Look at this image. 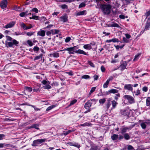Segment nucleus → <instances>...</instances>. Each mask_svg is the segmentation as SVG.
<instances>
[{"mask_svg":"<svg viewBox=\"0 0 150 150\" xmlns=\"http://www.w3.org/2000/svg\"><path fill=\"white\" fill-rule=\"evenodd\" d=\"M76 46H74L73 47H68L67 50L68 53L69 54H74V52L76 53H79L83 54L86 55H88V54L86 53L83 50L79 49L77 50H76L77 49Z\"/></svg>","mask_w":150,"mask_h":150,"instance_id":"1","label":"nucleus"},{"mask_svg":"<svg viewBox=\"0 0 150 150\" xmlns=\"http://www.w3.org/2000/svg\"><path fill=\"white\" fill-rule=\"evenodd\" d=\"M6 40L10 42H6L5 45L6 47H13V45L17 46L19 42L15 39L12 40V38L8 36H6Z\"/></svg>","mask_w":150,"mask_h":150,"instance_id":"2","label":"nucleus"},{"mask_svg":"<svg viewBox=\"0 0 150 150\" xmlns=\"http://www.w3.org/2000/svg\"><path fill=\"white\" fill-rule=\"evenodd\" d=\"M100 7L104 14L108 15L110 13L112 6L108 4H101Z\"/></svg>","mask_w":150,"mask_h":150,"instance_id":"3","label":"nucleus"},{"mask_svg":"<svg viewBox=\"0 0 150 150\" xmlns=\"http://www.w3.org/2000/svg\"><path fill=\"white\" fill-rule=\"evenodd\" d=\"M123 98L127 100L128 102L131 104L134 103L135 102L134 98L130 95H125L124 96Z\"/></svg>","mask_w":150,"mask_h":150,"instance_id":"4","label":"nucleus"},{"mask_svg":"<svg viewBox=\"0 0 150 150\" xmlns=\"http://www.w3.org/2000/svg\"><path fill=\"white\" fill-rule=\"evenodd\" d=\"M95 42H93L89 44H88L84 45L83 47L86 50H89L93 48V47L95 45Z\"/></svg>","mask_w":150,"mask_h":150,"instance_id":"5","label":"nucleus"},{"mask_svg":"<svg viewBox=\"0 0 150 150\" xmlns=\"http://www.w3.org/2000/svg\"><path fill=\"white\" fill-rule=\"evenodd\" d=\"M132 86L133 85L131 84H125L124 88L125 90L132 92L133 90Z\"/></svg>","mask_w":150,"mask_h":150,"instance_id":"6","label":"nucleus"},{"mask_svg":"<svg viewBox=\"0 0 150 150\" xmlns=\"http://www.w3.org/2000/svg\"><path fill=\"white\" fill-rule=\"evenodd\" d=\"M7 0H3L1 2L0 6L2 9L6 8L7 7Z\"/></svg>","mask_w":150,"mask_h":150,"instance_id":"7","label":"nucleus"},{"mask_svg":"<svg viewBox=\"0 0 150 150\" xmlns=\"http://www.w3.org/2000/svg\"><path fill=\"white\" fill-rule=\"evenodd\" d=\"M16 24L15 21H12L5 25V28H8L13 27Z\"/></svg>","mask_w":150,"mask_h":150,"instance_id":"8","label":"nucleus"},{"mask_svg":"<svg viewBox=\"0 0 150 150\" xmlns=\"http://www.w3.org/2000/svg\"><path fill=\"white\" fill-rule=\"evenodd\" d=\"M120 113L122 115L125 116H128L129 115V112L128 110H120Z\"/></svg>","mask_w":150,"mask_h":150,"instance_id":"9","label":"nucleus"},{"mask_svg":"<svg viewBox=\"0 0 150 150\" xmlns=\"http://www.w3.org/2000/svg\"><path fill=\"white\" fill-rule=\"evenodd\" d=\"M92 104L91 100H88L85 104L84 108L86 109H90V108Z\"/></svg>","mask_w":150,"mask_h":150,"instance_id":"10","label":"nucleus"},{"mask_svg":"<svg viewBox=\"0 0 150 150\" xmlns=\"http://www.w3.org/2000/svg\"><path fill=\"white\" fill-rule=\"evenodd\" d=\"M43 141H33V143L32 144L33 146H40L41 144Z\"/></svg>","mask_w":150,"mask_h":150,"instance_id":"11","label":"nucleus"},{"mask_svg":"<svg viewBox=\"0 0 150 150\" xmlns=\"http://www.w3.org/2000/svg\"><path fill=\"white\" fill-rule=\"evenodd\" d=\"M38 35L43 37L44 36L45 34V31L44 30H40L37 33Z\"/></svg>","mask_w":150,"mask_h":150,"instance_id":"12","label":"nucleus"},{"mask_svg":"<svg viewBox=\"0 0 150 150\" xmlns=\"http://www.w3.org/2000/svg\"><path fill=\"white\" fill-rule=\"evenodd\" d=\"M51 57H54V58H57L59 57V53L57 52H55L52 54H50L49 55Z\"/></svg>","mask_w":150,"mask_h":150,"instance_id":"13","label":"nucleus"},{"mask_svg":"<svg viewBox=\"0 0 150 150\" xmlns=\"http://www.w3.org/2000/svg\"><path fill=\"white\" fill-rule=\"evenodd\" d=\"M39 125L38 124H34L31 126L30 127V128H34L37 130L39 129V128H38Z\"/></svg>","mask_w":150,"mask_h":150,"instance_id":"14","label":"nucleus"},{"mask_svg":"<svg viewBox=\"0 0 150 150\" xmlns=\"http://www.w3.org/2000/svg\"><path fill=\"white\" fill-rule=\"evenodd\" d=\"M61 21L63 22H65L68 21L67 17V15H64L60 17Z\"/></svg>","mask_w":150,"mask_h":150,"instance_id":"15","label":"nucleus"},{"mask_svg":"<svg viewBox=\"0 0 150 150\" xmlns=\"http://www.w3.org/2000/svg\"><path fill=\"white\" fill-rule=\"evenodd\" d=\"M111 102L112 106L111 109H114L117 106V105L118 104V103L117 102H116V101L115 100H113Z\"/></svg>","mask_w":150,"mask_h":150,"instance_id":"16","label":"nucleus"},{"mask_svg":"<svg viewBox=\"0 0 150 150\" xmlns=\"http://www.w3.org/2000/svg\"><path fill=\"white\" fill-rule=\"evenodd\" d=\"M51 34L52 35H54L56 34H58L59 32V30L57 29H52L50 31Z\"/></svg>","mask_w":150,"mask_h":150,"instance_id":"17","label":"nucleus"},{"mask_svg":"<svg viewBox=\"0 0 150 150\" xmlns=\"http://www.w3.org/2000/svg\"><path fill=\"white\" fill-rule=\"evenodd\" d=\"M92 125L91 123L89 122H86L83 124H81L80 125V126H83V127H85V126H91Z\"/></svg>","mask_w":150,"mask_h":150,"instance_id":"18","label":"nucleus"},{"mask_svg":"<svg viewBox=\"0 0 150 150\" xmlns=\"http://www.w3.org/2000/svg\"><path fill=\"white\" fill-rule=\"evenodd\" d=\"M127 65V64L126 62L121 64L120 67L121 68V70H122L125 69L126 68Z\"/></svg>","mask_w":150,"mask_h":150,"instance_id":"19","label":"nucleus"},{"mask_svg":"<svg viewBox=\"0 0 150 150\" xmlns=\"http://www.w3.org/2000/svg\"><path fill=\"white\" fill-rule=\"evenodd\" d=\"M67 144L70 146H73L78 148L80 146V145L76 143H73L71 142H69L67 143Z\"/></svg>","mask_w":150,"mask_h":150,"instance_id":"20","label":"nucleus"},{"mask_svg":"<svg viewBox=\"0 0 150 150\" xmlns=\"http://www.w3.org/2000/svg\"><path fill=\"white\" fill-rule=\"evenodd\" d=\"M108 26L109 27H113L117 28L119 27V25L118 24L114 23H112L111 24H109Z\"/></svg>","mask_w":150,"mask_h":150,"instance_id":"21","label":"nucleus"},{"mask_svg":"<svg viewBox=\"0 0 150 150\" xmlns=\"http://www.w3.org/2000/svg\"><path fill=\"white\" fill-rule=\"evenodd\" d=\"M86 11L84 10L78 12L77 14V16H80L86 15Z\"/></svg>","mask_w":150,"mask_h":150,"instance_id":"22","label":"nucleus"},{"mask_svg":"<svg viewBox=\"0 0 150 150\" xmlns=\"http://www.w3.org/2000/svg\"><path fill=\"white\" fill-rule=\"evenodd\" d=\"M150 28V22H147L146 24L145 28L144 29V30H146L149 29Z\"/></svg>","mask_w":150,"mask_h":150,"instance_id":"23","label":"nucleus"},{"mask_svg":"<svg viewBox=\"0 0 150 150\" xmlns=\"http://www.w3.org/2000/svg\"><path fill=\"white\" fill-rule=\"evenodd\" d=\"M110 94L113 93L115 94L116 93H117L119 91L116 89H111L109 90Z\"/></svg>","mask_w":150,"mask_h":150,"instance_id":"24","label":"nucleus"},{"mask_svg":"<svg viewBox=\"0 0 150 150\" xmlns=\"http://www.w3.org/2000/svg\"><path fill=\"white\" fill-rule=\"evenodd\" d=\"M111 138L112 140H116L118 138V134H114L111 136Z\"/></svg>","mask_w":150,"mask_h":150,"instance_id":"25","label":"nucleus"},{"mask_svg":"<svg viewBox=\"0 0 150 150\" xmlns=\"http://www.w3.org/2000/svg\"><path fill=\"white\" fill-rule=\"evenodd\" d=\"M28 11H26L25 12H21L20 13L19 16L21 17H23L25 16V15H28Z\"/></svg>","mask_w":150,"mask_h":150,"instance_id":"26","label":"nucleus"},{"mask_svg":"<svg viewBox=\"0 0 150 150\" xmlns=\"http://www.w3.org/2000/svg\"><path fill=\"white\" fill-rule=\"evenodd\" d=\"M146 104L147 106H150V97L147 98L146 100Z\"/></svg>","mask_w":150,"mask_h":150,"instance_id":"27","label":"nucleus"},{"mask_svg":"<svg viewBox=\"0 0 150 150\" xmlns=\"http://www.w3.org/2000/svg\"><path fill=\"white\" fill-rule=\"evenodd\" d=\"M29 18L30 19H33L35 20H40L39 17L38 16H33V15L31 17H30Z\"/></svg>","mask_w":150,"mask_h":150,"instance_id":"28","label":"nucleus"},{"mask_svg":"<svg viewBox=\"0 0 150 150\" xmlns=\"http://www.w3.org/2000/svg\"><path fill=\"white\" fill-rule=\"evenodd\" d=\"M100 148L97 146H92L91 150H100Z\"/></svg>","mask_w":150,"mask_h":150,"instance_id":"29","label":"nucleus"},{"mask_svg":"<svg viewBox=\"0 0 150 150\" xmlns=\"http://www.w3.org/2000/svg\"><path fill=\"white\" fill-rule=\"evenodd\" d=\"M20 25L24 30H27L26 26L24 23L21 22L20 23Z\"/></svg>","mask_w":150,"mask_h":150,"instance_id":"30","label":"nucleus"},{"mask_svg":"<svg viewBox=\"0 0 150 150\" xmlns=\"http://www.w3.org/2000/svg\"><path fill=\"white\" fill-rule=\"evenodd\" d=\"M24 89L29 92H31L32 90V88L31 87L27 86H25L24 87Z\"/></svg>","mask_w":150,"mask_h":150,"instance_id":"31","label":"nucleus"},{"mask_svg":"<svg viewBox=\"0 0 150 150\" xmlns=\"http://www.w3.org/2000/svg\"><path fill=\"white\" fill-rule=\"evenodd\" d=\"M42 54H40L39 56H36L34 59V60L35 61L41 58H42Z\"/></svg>","mask_w":150,"mask_h":150,"instance_id":"32","label":"nucleus"},{"mask_svg":"<svg viewBox=\"0 0 150 150\" xmlns=\"http://www.w3.org/2000/svg\"><path fill=\"white\" fill-rule=\"evenodd\" d=\"M109 82L108 81H106V82L103 84V87L104 88H107L108 87V85H109Z\"/></svg>","mask_w":150,"mask_h":150,"instance_id":"33","label":"nucleus"},{"mask_svg":"<svg viewBox=\"0 0 150 150\" xmlns=\"http://www.w3.org/2000/svg\"><path fill=\"white\" fill-rule=\"evenodd\" d=\"M110 98H109L108 100V102L107 104H106V108L107 109H108L109 108L111 105V103H110Z\"/></svg>","mask_w":150,"mask_h":150,"instance_id":"34","label":"nucleus"},{"mask_svg":"<svg viewBox=\"0 0 150 150\" xmlns=\"http://www.w3.org/2000/svg\"><path fill=\"white\" fill-rule=\"evenodd\" d=\"M120 94L119 93H117L115 95V96L114 97V99L115 100H117L120 97Z\"/></svg>","mask_w":150,"mask_h":150,"instance_id":"35","label":"nucleus"},{"mask_svg":"<svg viewBox=\"0 0 150 150\" xmlns=\"http://www.w3.org/2000/svg\"><path fill=\"white\" fill-rule=\"evenodd\" d=\"M129 128H128V127H124L123 128L121 131V133L122 134H123V133H124L125 132H126L127 130L129 129Z\"/></svg>","mask_w":150,"mask_h":150,"instance_id":"36","label":"nucleus"},{"mask_svg":"<svg viewBox=\"0 0 150 150\" xmlns=\"http://www.w3.org/2000/svg\"><path fill=\"white\" fill-rule=\"evenodd\" d=\"M140 125L142 129H145L146 128V124L145 122L141 123Z\"/></svg>","mask_w":150,"mask_h":150,"instance_id":"37","label":"nucleus"},{"mask_svg":"<svg viewBox=\"0 0 150 150\" xmlns=\"http://www.w3.org/2000/svg\"><path fill=\"white\" fill-rule=\"evenodd\" d=\"M106 101L105 98L100 99L99 100V102L100 104H103Z\"/></svg>","mask_w":150,"mask_h":150,"instance_id":"38","label":"nucleus"},{"mask_svg":"<svg viewBox=\"0 0 150 150\" xmlns=\"http://www.w3.org/2000/svg\"><path fill=\"white\" fill-rule=\"evenodd\" d=\"M55 105H51L48 107L46 109V111H49L55 107Z\"/></svg>","mask_w":150,"mask_h":150,"instance_id":"39","label":"nucleus"},{"mask_svg":"<svg viewBox=\"0 0 150 150\" xmlns=\"http://www.w3.org/2000/svg\"><path fill=\"white\" fill-rule=\"evenodd\" d=\"M124 137L126 140L129 139V136L127 133H126L124 135Z\"/></svg>","mask_w":150,"mask_h":150,"instance_id":"40","label":"nucleus"},{"mask_svg":"<svg viewBox=\"0 0 150 150\" xmlns=\"http://www.w3.org/2000/svg\"><path fill=\"white\" fill-rule=\"evenodd\" d=\"M90 78V76L89 75H84L81 77V78L82 79H89Z\"/></svg>","mask_w":150,"mask_h":150,"instance_id":"41","label":"nucleus"},{"mask_svg":"<svg viewBox=\"0 0 150 150\" xmlns=\"http://www.w3.org/2000/svg\"><path fill=\"white\" fill-rule=\"evenodd\" d=\"M119 17L121 19H124L125 18H127L128 16H125L123 15H119Z\"/></svg>","mask_w":150,"mask_h":150,"instance_id":"42","label":"nucleus"},{"mask_svg":"<svg viewBox=\"0 0 150 150\" xmlns=\"http://www.w3.org/2000/svg\"><path fill=\"white\" fill-rule=\"evenodd\" d=\"M60 7L62 9H67L68 8V7L67 5L64 4L60 5Z\"/></svg>","mask_w":150,"mask_h":150,"instance_id":"43","label":"nucleus"},{"mask_svg":"<svg viewBox=\"0 0 150 150\" xmlns=\"http://www.w3.org/2000/svg\"><path fill=\"white\" fill-rule=\"evenodd\" d=\"M96 89V87H93L91 88V89L89 93V94L91 95L92 93Z\"/></svg>","mask_w":150,"mask_h":150,"instance_id":"44","label":"nucleus"},{"mask_svg":"<svg viewBox=\"0 0 150 150\" xmlns=\"http://www.w3.org/2000/svg\"><path fill=\"white\" fill-rule=\"evenodd\" d=\"M27 43L30 46H32L33 45V43L30 40H28L27 41Z\"/></svg>","mask_w":150,"mask_h":150,"instance_id":"45","label":"nucleus"},{"mask_svg":"<svg viewBox=\"0 0 150 150\" xmlns=\"http://www.w3.org/2000/svg\"><path fill=\"white\" fill-rule=\"evenodd\" d=\"M44 89H50L51 88V86H50L48 84V85H46L45 86H43Z\"/></svg>","mask_w":150,"mask_h":150,"instance_id":"46","label":"nucleus"},{"mask_svg":"<svg viewBox=\"0 0 150 150\" xmlns=\"http://www.w3.org/2000/svg\"><path fill=\"white\" fill-rule=\"evenodd\" d=\"M42 83L44 85H46L47 84H49L50 82L49 81H47L45 80H43L42 81Z\"/></svg>","mask_w":150,"mask_h":150,"instance_id":"47","label":"nucleus"},{"mask_svg":"<svg viewBox=\"0 0 150 150\" xmlns=\"http://www.w3.org/2000/svg\"><path fill=\"white\" fill-rule=\"evenodd\" d=\"M33 50L34 52H35V51L38 52L39 50L40 49L39 48V47H38L37 46H35L34 47L33 49Z\"/></svg>","mask_w":150,"mask_h":150,"instance_id":"48","label":"nucleus"},{"mask_svg":"<svg viewBox=\"0 0 150 150\" xmlns=\"http://www.w3.org/2000/svg\"><path fill=\"white\" fill-rule=\"evenodd\" d=\"M86 6V4L82 2L81 3L79 6V8H81L84 7Z\"/></svg>","mask_w":150,"mask_h":150,"instance_id":"49","label":"nucleus"},{"mask_svg":"<svg viewBox=\"0 0 150 150\" xmlns=\"http://www.w3.org/2000/svg\"><path fill=\"white\" fill-rule=\"evenodd\" d=\"M88 64L89 65H90L91 66L93 67H95V66L94 64L92 62H91L90 61H88Z\"/></svg>","mask_w":150,"mask_h":150,"instance_id":"50","label":"nucleus"},{"mask_svg":"<svg viewBox=\"0 0 150 150\" xmlns=\"http://www.w3.org/2000/svg\"><path fill=\"white\" fill-rule=\"evenodd\" d=\"M38 87H39V88H34L33 89V91L34 92H39L40 91V89L39 88L40 87V86L39 85Z\"/></svg>","mask_w":150,"mask_h":150,"instance_id":"51","label":"nucleus"},{"mask_svg":"<svg viewBox=\"0 0 150 150\" xmlns=\"http://www.w3.org/2000/svg\"><path fill=\"white\" fill-rule=\"evenodd\" d=\"M148 88L146 86H144L142 88V90L145 92H146L147 91Z\"/></svg>","mask_w":150,"mask_h":150,"instance_id":"52","label":"nucleus"},{"mask_svg":"<svg viewBox=\"0 0 150 150\" xmlns=\"http://www.w3.org/2000/svg\"><path fill=\"white\" fill-rule=\"evenodd\" d=\"M71 38L70 37H68L66 38L65 41L66 42H69L71 40Z\"/></svg>","mask_w":150,"mask_h":150,"instance_id":"53","label":"nucleus"},{"mask_svg":"<svg viewBox=\"0 0 150 150\" xmlns=\"http://www.w3.org/2000/svg\"><path fill=\"white\" fill-rule=\"evenodd\" d=\"M34 11L36 13H37L38 12V9L36 8H33L31 11Z\"/></svg>","mask_w":150,"mask_h":150,"instance_id":"54","label":"nucleus"},{"mask_svg":"<svg viewBox=\"0 0 150 150\" xmlns=\"http://www.w3.org/2000/svg\"><path fill=\"white\" fill-rule=\"evenodd\" d=\"M112 41L113 42H118L119 40L117 38H114L112 39Z\"/></svg>","mask_w":150,"mask_h":150,"instance_id":"55","label":"nucleus"},{"mask_svg":"<svg viewBox=\"0 0 150 150\" xmlns=\"http://www.w3.org/2000/svg\"><path fill=\"white\" fill-rule=\"evenodd\" d=\"M123 40L124 42L126 43H128L129 42V40L125 37H123Z\"/></svg>","mask_w":150,"mask_h":150,"instance_id":"56","label":"nucleus"},{"mask_svg":"<svg viewBox=\"0 0 150 150\" xmlns=\"http://www.w3.org/2000/svg\"><path fill=\"white\" fill-rule=\"evenodd\" d=\"M133 149H134V148L132 146L130 145L128 146L127 147V149L128 150H133Z\"/></svg>","mask_w":150,"mask_h":150,"instance_id":"57","label":"nucleus"},{"mask_svg":"<svg viewBox=\"0 0 150 150\" xmlns=\"http://www.w3.org/2000/svg\"><path fill=\"white\" fill-rule=\"evenodd\" d=\"M77 101V100L76 99L74 100L71 101L70 103V105H72L75 103Z\"/></svg>","mask_w":150,"mask_h":150,"instance_id":"58","label":"nucleus"},{"mask_svg":"<svg viewBox=\"0 0 150 150\" xmlns=\"http://www.w3.org/2000/svg\"><path fill=\"white\" fill-rule=\"evenodd\" d=\"M135 93V95L136 96H138L140 94V90L139 89H138L136 92H134Z\"/></svg>","mask_w":150,"mask_h":150,"instance_id":"59","label":"nucleus"},{"mask_svg":"<svg viewBox=\"0 0 150 150\" xmlns=\"http://www.w3.org/2000/svg\"><path fill=\"white\" fill-rule=\"evenodd\" d=\"M140 55V54H138L136 55L135 56V57H134V59H133V60L134 61L137 60V59H138Z\"/></svg>","mask_w":150,"mask_h":150,"instance_id":"60","label":"nucleus"},{"mask_svg":"<svg viewBox=\"0 0 150 150\" xmlns=\"http://www.w3.org/2000/svg\"><path fill=\"white\" fill-rule=\"evenodd\" d=\"M53 26V25H50L47 26L46 27L43 28L44 29H45L46 28H51L52 26Z\"/></svg>","mask_w":150,"mask_h":150,"instance_id":"61","label":"nucleus"},{"mask_svg":"<svg viewBox=\"0 0 150 150\" xmlns=\"http://www.w3.org/2000/svg\"><path fill=\"white\" fill-rule=\"evenodd\" d=\"M103 93H103V95H105V96H106V95H108L110 94L109 90L108 91L104 92Z\"/></svg>","mask_w":150,"mask_h":150,"instance_id":"62","label":"nucleus"},{"mask_svg":"<svg viewBox=\"0 0 150 150\" xmlns=\"http://www.w3.org/2000/svg\"><path fill=\"white\" fill-rule=\"evenodd\" d=\"M145 15L146 16V17L149 16L150 15V10L149 11L147 12L146 13Z\"/></svg>","mask_w":150,"mask_h":150,"instance_id":"63","label":"nucleus"},{"mask_svg":"<svg viewBox=\"0 0 150 150\" xmlns=\"http://www.w3.org/2000/svg\"><path fill=\"white\" fill-rule=\"evenodd\" d=\"M101 70L102 72H104L105 71V69L103 66H102L101 67Z\"/></svg>","mask_w":150,"mask_h":150,"instance_id":"64","label":"nucleus"}]
</instances>
